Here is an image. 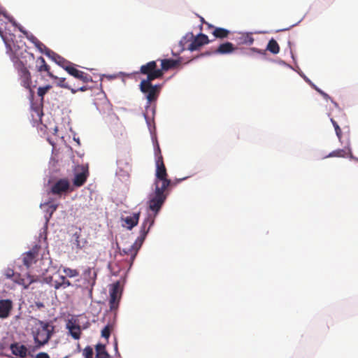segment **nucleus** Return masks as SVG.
<instances>
[{
	"label": "nucleus",
	"instance_id": "f257e3e1",
	"mask_svg": "<svg viewBox=\"0 0 358 358\" xmlns=\"http://www.w3.org/2000/svg\"><path fill=\"white\" fill-rule=\"evenodd\" d=\"M153 224L154 217L149 215L148 217L145 218L141 227L140 235L135 243L128 248H124L120 250V255H127L129 257L130 265H131L134 261L138 250L144 242L145 237Z\"/></svg>",
	"mask_w": 358,
	"mask_h": 358
},
{
	"label": "nucleus",
	"instance_id": "f03ea898",
	"mask_svg": "<svg viewBox=\"0 0 358 358\" xmlns=\"http://www.w3.org/2000/svg\"><path fill=\"white\" fill-rule=\"evenodd\" d=\"M53 331V327L48 322L38 320L32 328V335L37 347L48 343Z\"/></svg>",
	"mask_w": 358,
	"mask_h": 358
},
{
	"label": "nucleus",
	"instance_id": "7ed1b4c3",
	"mask_svg": "<svg viewBox=\"0 0 358 358\" xmlns=\"http://www.w3.org/2000/svg\"><path fill=\"white\" fill-rule=\"evenodd\" d=\"M155 166L154 185H160L162 188H169V187L176 185L177 182L182 180L179 179L175 182H171V180L168 178V173L163 157H159V159L155 160Z\"/></svg>",
	"mask_w": 358,
	"mask_h": 358
},
{
	"label": "nucleus",
	"instance_id": "20e7f679",
	"mask_svg": "<svg viewBox=\"0 0 358 358\" xmlns=\"http://www.w3.org/2000/svg\"><path fill=\"white\" fill-rule=\"evenodd\" d=\"M168 188H162L160 185H155V191L149 195L148 201L149 208L155 213V215L152 217L155 218V215L159 212L162 206L165 202L167 193L166 191ZM151 215H148L147 217Z\"/></svg>",
	"mask_w": 358,
	"mask_h": 358
},
{
	"label": "nucleus",
	"instance_id": "39448f33",
	"mask_svg": "<svg viewBox=\"0 0 358 358\" xmlns=\"http://www.w3.org/2000/svg\"><path fill=\"white\" fill-rule=\"evenodd\" d=\"M11 60L13 62L14 67L17 71L21 85L26 89L29 90L30 92L32 93L33 91L31 87L32 80L31 75L29 69L22 61H21L18 57L15 56L11 57Z\"/></svg>",
	"mask_w": 358,
	"mask_h": 358
},
{
	"label": "nucleus",
	"instance_id": "423d86ee",
	"mask_svg": "<svg viewBox=\"0 0 358 358\" xmlns=\"http://www.w3.org/2000/svg\"><path fill=\"white\" fill-rule=\"evenodd\" d=\"M142 74L147 75V78L141 82H152V80L160 78L163 76L162 70L157 69V63L155 61L148 62L145 65H142L140 69Z\"/></svg>",
	"mask_w": 358,
	"mask_h": 358
},
{
	"label": "nucleus",
	"instance_id": "0eeeda50",
	"mask_svg": "<svg viewBox=\"0 0 358 358\" xmlns=\"http://www.w3.org/2000/svg\"><path fill=\"white\" fill-rule=\"evenodd\" d=\"M160 85H152L151 82H141L140 89L141 92L146 94L148 104L150 105L152 101L157 100L159 91Z\"/></svg>",
	"mask_w": 358,
	"mask_h": 358
},
{
	"label": "nucleus",
	"instance_id": "6e6552de",
	"mask_svg": "<svg viewBox=\"0 0 358 358\" xmlns=\"http://www.w3.org/2000/svg\"><path fill=\"white\" fill-rule=\"evenodd\" d=\"M185 38L191 40L190 43L187 45V49L192 52L198 50L203 45L210 43L208 37L203 34H199L194 36L192 33H189Z\"/></svg>",
	"mask_w": 358,
	"mask_h": 358
},
{
	"label": "nucleus",
	"instance_id": "1a4fd4ad",
	"mask_svg": "<svg viewBox=\"0 0 358 358\" xmlns=\"http://www.w3.org/2000/svg\"><path fill=\"white\" fill-rule=\"evenodd\" d=\"M69 191H73L71 188L70 182L67 178H61L56 181L51 187V193L54 195L61 196Z\"/></svg>",
	"mask_w": 358,
	"mask_h": 358
},
{
	"label": "nucleus",
	"instance_id": "9d476101",
	"mask_svg": "<svg viewBox=\"0 0 358 358\" xmlns=\"http://www.w3.org/2000/svg\"><path fill=\"white\" fill-rule=\"evenodd\" d=\"M122 296V290L120 282L117 281L113 285L110 290V310H116L119 306V302Z\"/></svg>",
	"mask_w": 358,
	"mask_h": 358
},
{
	"label": "nucleus",
	"instance_id": "9b49d317",
	"mask_svg": "<svg viewBox=\"0 0 358 358\" xmlns=\"http://www.w3.org/2000/svg\"><path fill=\"white\" fill-rule=\"evenodd\" d=\"M75 64L71 63L69 66L65 68V71L75 78L82 81L83 83L92 82V78L87 73L77 69Z\"/></svg>",
	"mask_w": 358,
	"mask_h": 358
},
{
	"label": "nucleus",
	"instance_id": "f8f14e48",
	"mask_svg": "<svg viewBox=\"0 0 358 358\" xmlns=\"http://www.w3.org/2000/svg\"><path fill=\"white\" fill-rule=\"evenodd\" d=\"M234 50H235V48L234 47V45L231 43L226 42V43L220 44L217 47V48H216L215 50H213L212 52L207 51L206 52L201 54L200 56H201V57L208 56V55H210L211 54H221V55L229 54V53L234 52Z\"/></svg>",
	"mask_w": 358,
	"mask_h": 358
},
{
	"label": "nucleus",
	"instance_id": "ddd939ff",
	"mask_svg": "<svg viewBox=\"0 0 358 358\" xmlns=\"http://www.w3.org/2000/svg\"><path fill=\"white\" fill-rule=\"evenodd\" d=\"M40 247L35 245L31 250L23 255V264L28 268L36 262Z\"/></svg>",
	"mask_w": 358,
	"mask_h": 358
},
{
	"label": "nucleus",
	"instance_id": "4468645a",
	"mask_svg": "<svg viewBox=\"0 0 358 358\" xmlns=\"http://www.w3.org/2000/svg\"><path fill=\"white\" fill-rule=\"evenodd\" d=\"M81 172L76 173L73 180V184L75 187H79L83 186L87 181L89 176L88 169L82 166L80 167Z\"/></svg>",
	"mask_w": 358,
	"mask_h": 358
},
{
	"label": "nucleus",
	"instance_id": "2eb2a0df",
	"mask_svg": "<svg viewBox=\"0 0 358 358\" xmlns=\"http://www.w3.org/2000/svg\"><path fill=\"white\" fill-rule=\"evenodd\" d=\"M36 69L39 73L46 72L47 75L52 79H57V76H55L50 71V67L45 62V59L43 57H39L36 60Z\"/></svg>",
	"mask_w": 358,
	"mask_h": 358
},
{
	"label": "nucleus",
	"instance_id": "dca6fc26",
	"mask_svg": "<svg viewBox=\"0 0 358 358\" xmlns=\"http://www.w3.org/2000/svg\"><path fill=\"white\" fill-rule=\"evenodd\" d=\"M354 158L350 144L348 143L343 149H338L330 152L326 157H346Z\"/></svg>",
	"mask_w": 358,
	"mask_h": 358
},
{
	"label": "nucleus",
	"instance_id": "f3484780",
	"mask_svg": "<svg viewBox=\"0 0 358 358\" xmlns=\"http://www.w3.org/2000/svg\"><path fill=\"white\" fill-rule=\"evenodd\" d=\"M13 308V303L10 299L0 300V318H7Z\"/></svg>",
	"mask_w": 358,
	"mask_h": 358
},
{
	"label": "nucleus",
	"instance_id": "a211bd4d",
	"mask_svg": "<svg viewBox=\"0 0 358 358\" xmlns=\"http://www.w3.org/2000/svg\"><path fill=\"white\" fill-rule=\"evenodd\" d=\"M45 54L64 70L66 66H69V65L71 64V62L66 60L64 57L50 50L45 51Z\"/></svg>",
	"mask_w": 358,
	"mask_h": 358
},
{
	"label": "nucleus",
	"instance_id": "6ab92c4d",
	"mask_svg": "<svg viewBox=\"0 0 358 358\" xmlns=\"http://www.w3.org/2000/svg\"><path fill=\"white\" fill-rule=\"evenodd\" d=\"M50 285L55 289H59L60 288L66 289V287L71 286V283L66 279V276L59 275L58 279L51 280Z\"/></svg>",
	"mask_w": 358,
	"mask_h": 358
},
{
	"label": "nucleus",
	"instance_id": "aec40b11",
	"mask_svg": "<svg viewBox=\"0 0 358 358\" xmlns=\"http://www.w3.org/2000/svg\"><path fill=\"white\" fill-rule=\"evenodd\" d=\"M205 24L208 27L209 29H213L211 33L217 38H226L228 37L230 33V31L227 29L221 27H214L208 22H205Z\"/></svg>",
	"mask_w": 358,
	"mask_h": 358
},
{
	"label": "nucleus",
	"instance_id": "412c9836",
	"mask_svg": "<svg viewBox=\"0 0 358 358\" xmlns=\"http://www.w3.org/2000/svg\"><path fill=\"white\" fill-rule=\"evenodd\" d=\"M139 217L140 212H138L134 213L131 215L127 216L125 218H122V220L125 223V225L123 224V226L126 227L128 229L131 230L133 227L138 224Z\"/></svg>",
	"mask_w": 358,
	"mask_h": 358
},
{
	"label": "nucleus",
	"instance_id": "4be33fe9",
	"mask_svg": "<svg viewBox=\"0 0 358 358\" xmlns=\"http://www.w3.org/2000/svg\"><path fill=\"white\" fill-rule=\"evenodd\" d=\"M10 348L12 351V353L15 356H18L21 358H24L27 357V348L24 345L15 343L10 345Z\"/></svg>",
	"mask_w": 358,
	"mask_h": 358
},
{
	"label": "nucleus",
	"instance_id": "5701e85b",
	"mask_svg": "<svg viewBox=\"0 0 358 358\" xmlns=\"http://www.w3.org/2000/svg\"><path fill=\"white\" fill-rule=\"evenodd\" d=\"M179 60L173 59H164L161 60V69L163 71H166L169 69H174L180 64Z\"/></svg>",
	"mask_w": 358,
	"mask_h": 358
},
{
	"label": "nucleus",
	"instance_id": "b1692460",
	"mask_svg": "<svg viewBox=\"0 0 358 358\" xmlns=\"http://www.w3.org/2000/svg\"><path fill=\"white\" fill-rule=\"evenodd\" d=\"M96 356L95 358H110L109 354L106 350V345L104 344L99 343L96 345Z\"/></svg>",
	"mask_w": 358,
	"mask_h": 358
},
{
	"label": "nucleus",
	"instance_id": "393cba45",
	"mask_svg": "<svg viewBox=\"0 0 358 358\" xmlns=\"http://www.w3.org/2000/svg\"><path fill=\"white\" fill-rule=\"evenodd\" d=\"M266 50H268L273 54H278L280 51V47L277 41L272 38L268 41L266 47Z\"/></svg>",
	"mask_w": 358,
	"mask_h": 358
},
{
	"label": "nucleus",
	"instance_id": "a878e982",
	"mask_svg": "<svg viewBox=\"0 0 358 358\" xmlns=\"http://www.w3.org/2000/svg\"><path fill=\"white\" fill-rule=\"evenodd\" d=\"M70 334L75 339H79L81 334V330L79 326L75 324H68Z\"/></svg>",
	"mask_w": 358,
	"mask_h": 358
},
{
	"label": "nucleus",
	"instance_id": "bb28decb",
	"mask_svg": "<svg viewBox=\"0 0 358 358\" xmlns=\"http://www.w3.org/2000/svg\"><path fill=\"white\" fill-rule=\"evenodd\" d=\"M253 42H254V38L252 37V34H250V33L243 34L239 37V43L241 44L250 45H252L253 43Z\"/></svg>",
	"mask_w": 358,
	"mask_h": 358
},
{
	"label": "nucleus",
	"instance_id": "cd10ccee",
	"mask_svg": "<svg viewBox=\"0 0 358 358\" xmlns=\"http://www.w3.org/2000/svg\"><path fill=\"white\" fill-rule=\"evenodd\" d=\"M62 271L66 276L69 278H73L79 275V271L76 269L64 267Z\"/></svg>",
	"mask_w": 358,
	"mask_h": 358
},
{
	"label": "nucleus",
	"instance_id": "c85d7f7f",
	"mask_svg": "<svg viewBox=\"0 0 358 358\" xmlns=\"http://www.w3.org/2000/svg\"><path fill=\"white\" fill-rule=\"evenodd\" d=\"M52 88L50 85H47L43 87H39L38 88L37 94L39 97H41V100L43 99L44 95Z\"/></svg>",
	"mask_w": 358,
	"mask_h": 358
},
{
	"label": "nucleus",
	"instance_id": "c756f323",
	"mask_svg": "<svg viewBox=\"0 0 358 358\" xmlns=\"http://www.w3.org/2000/svg\"><path fill=\"white\" fill-rule=\"evenodd\" d=\"M113 325L108 324L101 331V336L105 338L106 340L110 337L111 331L113 330Z\"/></svg>",
	"mask_w": 358,
	"mask_h": 358
},
{
	"label": "nucleus",
	"instance_id": "7c9ffc66",
	"mask_svg": "<svg viewBox=\"0 0 358 358\" xmlns=\"http://www.w3.org/2000/svg\"><path fill=\"white\" fill-rule=\"evenodd\" d=\"M37 278L34 276L27 275V279H22V285L24 288H28V287L33 282H36Z\"/></svg>",
	"mask_w": 358,
	"mask_h": 358
},
{
	"label": "nucleus",
	"instance_id": "2f4dec72",
	"mask_svg": "<svg viewBox=\"0 0 358 358\" xmlns=\"http://www.w3.org/2000/svg\"><path fill=\"white\" fill-rule=\"evenodd\" d=\"M57 80H58V82L57 83V85L58 87H62V88L68 89L71 91V89H72V87L67 83H66V79L64 78H58L57 77Z\"/></svg>",
	"mask_w": 358,
	"mask_h": 358
},
{
	"label": "nucleus",
	"instance_id": "473e14b6",
	"mask_svg": "<svg viewBox=\"0 0 358 358\" xmlns=\"http://www.w3.org/2000/svg\"><path fill=\"white\" fill-rule=\"evenodd\" d=\"M93 349L90 346H87L83 351V355L85 358H93Z\"/></svg>",
	"mask_w": 358,
	"mask_h": 358
},
{
	"label": "nucleus",
	"instance_id": "72a5a7b5",
	"mask_svg": "<svg viewBox=\"0 0 358 358\" xmlns=\"http://www.w3.org/2000/svg\"><path fill=\"white\" fill-rule=\"evenodd\" d=\"M25 36L32 43H39V40L35 36H34L31 34H29V32H25Z\"/></svg>",
	"mask_w": 358,
	"mask_h": 358
},
{
	"label": "nucleus",
	"instance_id": "f704fd0d",
	"mask_svg": "<svg viewBox=\"0 0 358 358\" xmlns=\"http://www.w3.org/2000/svg\"><path fill=\"white\" fill-rule=\"evenodd\" d=\"M57 204H50L48 206V208L47 210L48 213H49V217L47 219L48 221L49 218L52 216L53 213L57 210Z\"/></svg>",
	"mask_w": 358,
	"mask_h": 358
},
{
	"label": "nucleus",
	"instance_id": "c9c22d12",
	"mask_svg": "<svg viewBox=\"0 0 358 358\" xmlns=\"http://www.w3.org/2000/svg\"><path fill=\"white\" fill-rule=\"evenodd\" d=\"M155 160L159 159V157H163L159 145L158 143H156V147L155 148Z\"/></svg>",
	"mask_w": 358,
	"mask_h": 358
},
{
	"label": "nucleus",
	"instance_id": "e433bc0d",
	"mask_svg": "<svg viewBox=\"0 0 358 358\" xmlns=\"http://www.w3.org/2000/svg\"><path fill=\"white\" fill-rule=\"evenodd\" d=\"M87 89H88V88H87V87H86V86H85V85H84V86H82V87H78V88H76H76H73V87H72V89H71V93H72V94H76V92H79V91H80V92H85V91H86Z\"/></svg>",
	"mask_w": 358,
	"mask_h": 358
},
{
	"label": "nucleus",
	"instance_id": "4c0bfd02",
	"mask_svg": "<svg viewBox=\"0 0 358 358\" xmlns=\"http://www.w3.org/2000/svg\"><path fill=\"white\" fill-rule=\"evenodd\" d=\"M34 45L41 51V52H43V49H45V50L47 51L48 49L45 47V45L41 43L40 41H39V43H36L34 44Z\"/></svg>",
	"mask_w": 358,
	"mask_h": 358
},
{
	"label": "nucleus",
	"instance_id": "58836bf2",
	"mask_svg": "<svg viewBox=\"0 0 358 358\" xmlns=\"http://www.w3.org/2000/svg\"><path fill=\"white\" fill-rule=\"evenodd\" d=\"M334 129H335L337 137L338 138L339 141H341V137H342V131H341L340 127L339 126L336 127V128H334Z\"/></svg>",
	"mask_w": 358,
	"mask_h": 358
},
{
	"label": "nucleus",
	"instance_id": "ea45409f",
	"mask_svg": "<svg viewBox=\"0 0 358 358\" xmlns=\"http://www.w3.org/2000/svg\"><path fill=\"white\" fill-rule=\"evenodd\" d=\"M315 90L327 100L328 99H330L331 97L325 92H324L323 91H322L321 90H320L319 88L317 87H315Z\"/></svg>",
	"mask_w": 358,
	"mask_h": 358
},
{
	"label": "nucleus",
	"instance_id": "a19ab883",
	"mask_svg": "<svg viewBox=\"0 0 358 358\" xmlns=\"http://www.w3.org/2000/svg\"><path fill=\"white\" fill-rule=\"evenodd\" d=\"M36 358H50V357L45 352H40L36 355Z\"/></svg>",
	"mask_w": 358,
	"mask_h": 358
},
{
	"label": "nucleus",
	"instance_id": "79ce46f5",
	"mask_svg": "<svg viewBox=\"0 0 358 358\" xmlns=\"http://www.w3.org/2000/svg\"><path fill=\"white\" fill-rule=\"evenodd\" d=\"M35 306L37 307L38 309H41L44 308V304L42 302L36 301L35 302Z\"/></svg>",
	"mask_w": 358,
	"mask_h": 358
},
{
	"label": "nucleus",
	"instance_id": "37998d69",
	"mask_svg": "<svg viewBox=\"0 0 358 358\" xmlns=\"http://www.w3.org/2000/svg\"><path fill=\"white\" fill-rule=\"evenodd\" d=\"M250 51L255 52H257L259 54H262V55L264 54V50H259V49H257V48H251Z\"/></svg>",
	"mask_w": 358,
	"mask_h": 358
},
{
	"label": "nucleus",
	"instance_id": "c03bdc74",
	"mask_svg": "<svg viewBox=\"0 0 358 358\" xmlns=\"http://www.w3.org/2000/svg\"><path fill=\"white\" fill-rule=\"evenodd\" d=\"M34 112L36 113V115L39 117V119H41L43 115L41 110H40L39 109H35Z\"/></svg>",
	"mask_w": 358,
	"mask_h": 358
},
{
	"label": "nucleus",
	"instance_id": "a18cd8bd",
	"mask_svg": "<svg viewBox=\"0 0 358 358\" xmlns=\"http://www.w3.org/2000/svg\"><path fill=\"white\" fill-rule=\"evenodd\" d=\"M331 122L334 126V128H336V127H338V124L337 123V122L336 120H334L333 118H331Z\"/></svg>",
	"mask_w": 358,
	"mask_h": 358
},
{
	"label": "nucleus",
	"instance_id": "49530a36",
	"mask_svg": "<svg viewBox=\"0 0 358 358\" xmlns=\"http://www.w3.org/2000/svg\"><path fill=\"white\" fill-rule=\"evenodd\" d=\"M18 29H19V30H20L22 33H23V34L25 36V32H27V31L26 30H24V29H23V27H21V26H19V27H18Z\"/></svg>",
	"mask_w": 358,
	"mask_h": 358
}]
</instances>
